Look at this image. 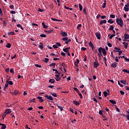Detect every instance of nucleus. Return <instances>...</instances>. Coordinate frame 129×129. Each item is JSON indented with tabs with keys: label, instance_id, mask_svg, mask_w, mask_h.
<instances>
[{
	"label": "nucleus",
	"instance_id": "f8f14e48",
	"mask_svg": "<svg viewBox=\"0 0 129 129\" xmlns=\"http://www.w3.org/2000/svg\"><path fill=\"white\" fill-rule=\"evenodd\" d=\"M102 53L104 56H105V55H106L107 52L105 48H103V50H102Z\"/></svg>",
	"mask_w": 129,
	"mask_h": 129
},
{
	"label": "nucleus",
	"instance_id": "39448f33",
	"mask_svg": "<svg viewBox=\"0 0 129 129\" xmlns=\"http://www.w3.org/2000/svg\"><path fill=\"white\" fill-rule=\"evenodd\" d=\"M117 67V62H114L112 63L111 64V68H116Z\"/></svg>",
	"mask_w": 129,
	"mask_h": 129
},
{
	"label": "nucleus",
	"instance_id": "a19ab883",
	"mask_svg": "<svg viewBox=\"0 0 129 129\" xmlns=\"http://www.w3.org/2000/svg\"><path fill=\"white\" fill-rule=\"evenodd\" d=\"M124 11H125V12H128L129 11L128 7H124Z\"/></svg>",
	"mask_w": 129,
	"mask_h": 129
},
{
	"label": "nucleus",
	"instance_id": "473e14b6",
	"mask_svg": "<svg viewBox=\"0 0 129 129\" xmlns=\"http://www.w3.org/2000/svg\"><path fill=\"white\" fill-rule=\"evenodd\" d=\"M9 36L12 35H16V33L15 32H11L8 33Z\"/></svg>",
	"mask_w": 129,
	"mask_h": 129
},
{
	"label": "nucleus",
	"instance_id": "6e6d98bb",
	"mask_svg": "<svg viewBox=\"0 0 129 129\" xmlns=\"http://www.w3.org/2000/svg\"><path fill=\"white\" fill-rule=\"evenodd\" d=\"M118 85H119V86H120V87H123V85L120 84V82H119V81L118 82Z\"/></svg>",
	"mask_w": 129,
	"mask_h": 129
},
{
	"label": "nucleus",
	"instance_id": "4be33fe9",
	"mask_svg": "<svg viewBox=\"0 0 129 129\" xmlns=\"http://www.w3.org/2000/svg\"><path fill=\"white\" fill-rule=\"evenodd\" d=\"M81 28H82V24H78L77 27V30H81Z\"/></svg>",
	"mask_w": 129,
	"mask_h": 129
},
{
	"label": "nucleus",
	"instance_id": "49530a36",
	"mask_svg": "<svg viewBox=\"0 0 129 129\" xmlns=\"http://www.w3.org/2000/svg\"><path fill=\"white\" fill-rule=\"evenodd\" d=\"M35 67H38V68H42V66L39 65L38 64H35Z\"/></svg>",
	"mask_w": 129,
	"mask_h": 129
},
{
	"label": "nucleus",
	"instance_id": "603ef678",
	"mask_svg": "<svg viewBox=\"0 0 129 129\" xmlns=\"http://www.w3.org/2000/svg\"><path fill=\"white\" fill-rule=\"evenodd\" d=\"M107 45L108 46V47H112V44H111V43L109 42H107Z\"/></svg>",
	"mask_w": 129,
	"mask_h": 129
},
{
	"label": "nucleus",
	"instance_id": "774afa93",
	"mask_svg": "<svg viewBox=\"0 0 129 129\" xmlns=\"http://www.w3.org/2000/svg\"><path fill=\"white\" fill-rule=\"evenodd\" d=\"M10 73H13L14 74V69H11L10 71Z\"/></svg>",
	"mask_w": 129,
	"mask_h": 129
},
{
	"label": "nucleus",
	"instance_id": "6e6552de",
	"mask_svg": "<svg viewBox=\"0 0 129 129\" xmlns=\"http://www.w3.org/2000/svg\"><path fill=\"white\" fill-rule=\"evenodd\" d=\"M94 65L95 68H97L98 67V66H99V63H98V61H96L94 62Z\"/></svg>",
	"mask_w": 129,
	"mask_h": 129
},
{
	"label": "nucleus",
	"instance_id": "79ce46f5",
	"mask_svg": "<svg viewBox=\"0 0 129 129\" xmlns=\"http://www.w3.org/2000/svg\"><path fill=\"white\" fill-rule=\"evenodd\" d=\"M44 62H45V63H48V62H49V58H45Z\"/></svg>",
	"mask_w": 129,
	"mask_h": 129
},
{
	"label": "nucleus",
	"instance_id": "0e129e2a",
	"mask_svg": "<svg viewBox=\"0 0 129 129\" xmlns=\"http://www.w3.org/2000/svg\"><path fill=\"white\" fill-rule=\"evenodd\" d=\"M56 44L58 47H61V43H60L59 42H57Z\"/></svg>",
	"mask_w": 129,
	"mask_h": 129
},
{
	"label": "nucleus",
	"instance_id": "ea45409f",
	"mask_svg": "<svg viewBox=\"0 0 129 129\" xmlns=\"http://www.w3.org/2000/svg\"><path fill=\"white\" fill-rule=\"evenodd\" d=\"M51 94L54 97H57V94H56V93L53 92L51 93Z\"/></svg>",
	"mask_w": 129,
	"mask_h": 129
},
{
	"label": "nucleus",
	"instance_id": "f03ea898",
	"mask_svg": "<svg viewBox=\"0 0 129 129\" xmlns=\"http://www.w3.org/2000/svg\"><path fill=\"white\" fill-rule=\"evenodd\" d=\"M124 39H125V40H124V41H127V42L129 41V35H128V34L125 33L124 35Z\"/></svg>",
	"mask_w": 129,
	"mask_h": 129
},
{
	"label": "nucleus",
	"instance_id": "e2e57ef3",
	"mask_svg": "<svg viewBox=\"0 0 129 129\" xmlns=\"http://www.w3.org/2000/svg\"><path fill=\"white\" fill-rule=\"evenodd\" d=\"M35 99H36L34 98V99H31L30 101V103H31V102H36V101H35Z\"/></svg>",
	"mask_w": 129,
	"mask_h": 129
},
{
	"label": "nucleus",
	"instance_id": "7c9ffc66",
	"mask_svg": "<svg viewBox=\"0 0 129 129\" xmlns=\"http://www.w3.org/2000/svg\"><path fill=\"white\" fill-rule=\"evenodd\" d=\"M6 47V48H11V47H12V44H11V43H7Z\"/></svg>",
	"mask_w": 129,
	"mask_h": 129
},
{
	"label": "nucleus",
	"instance_id": "f704fd0d",
	"mask_svg": "<svg viewBox=\"0 0 129 129\" xmlns=\"http://www.w3.org/2000/svg\"><path fill=\"white\" fill-rule=\"evenodd\" d=\"M52 71H55V74H60V73H59V72H58V71L56 69H52Z\"/></svg>",
	"mask_w": 129,
	"mask_h": 129
},
{
	"label": "nucleus",
	"instance_id": "864d4df0",
	"mask_svg": "<svg viewBox=\"0 0 129 129\" xmlns=\"http://www.w3.org/2000/svg\"><path fill=\"white\" fill-rule=\"evenodd\" d=\"M110 18L112 19H114L115 18V15H110Z\"/></svg>",
	"mask_w": 129,
	"mask_h": 129
},
{
	"label": "nucleus",
	"instance_id": "e433bc0d",
	"mask_svg": "<svg viewBox=\"0 0 129 129\" xmlns=\"http://www.w3.org/2000/svg\"><path fill=\"white\" fill-rule=\"evenodd\" d=\"M80 11H82L83 10V7H82V5L81 4H79Z\"/></svg>",
	"mask_w": 129,
	"mask_h": 129
},
{
	"label": "nucleus",
	"instance_id": "412c9836",
	"mask_svg": "<svg viewBox=\"0 0 129 129\" xmlns=\"http://www.w3.org/2000/svg\"><path fill=\"white\" fill-rule=\"evenodd\" d=\"M8 87H9V84H8L7 83L5 84V87L4 88V90H5V91H6L7 88H8Z\"/></svg>",
	"mask_w": 129,
	"mask_h": 129
},
{
	"label": "nucleus",
	"instance_id": "a18cd8bd",
	"mask_svg": "<svg viewBox=\"0 0 129 129\" xmlns=\"http://www.w3.org/2000/svg\"><path fill=\"white\" fill-rule=\"evenodd\" d=\"M67 40H68V37H63V38H62V41H67Z\"/></svg>",
	"mask_w": 129,
	"mask_h": 129
},
{
	"label": "nucleus",
	"instance_id": "4468645a",
	"mask_svg": "<svg viewBox=\"0 0 129 129\" xmlns=\"http://www.w3.org/2000/svg\"><path fill=\"white\" fill-rule=\"evenodd\" d=\"M122 44H123L125 49H127V46L128 45V43H126L125 42H122Z\"/></svg>",
	"mask_w": 129,
	"mask_h": 129
},
{
	"label": "nucleus",
	"instance_id": "8fccbe9b",
	"mask_svg": "<svg viewBox=\"0 0 129 129\" xmlns=\"http://www.w3.org/2000/svg\"><path fill=\"white\" fill-rule=\"evenodd\" d=\"M78 94L81 98V99H82L83 98V97L82 96V94L80 93V92L78 93Z\"/></svg>",
	"mask_w": 129,
	"mask_h": 129
},
{
	"label": "nucleus",
	"instance_id": "72a5a7b5",
	"mask_svg": "<svg viewBox=\"0 0 129 129\" xmlns=\"http://www.w3.org/2000/svg\"><path fill=\"white\" fill-rule=\"evenodd\" d=\"M113 29H114V27H113V25H111L110 26V28H109V31H112L113 30Z\"/></svg>",
	"mask_w": 129,
	"mask_h": 129
},
{
	"label": "nucleus",
	"instance_id": "9b49d317",
	"mask_svg": "<svg viewBox=\"0 0 129 129\" xmlns=\"http://www.w3.org/2000/svg\"><path fill=\"white\" fill-rule=\"evenodd\" d=\"M49 82L51 84H54V83H55V80L53 79H51L49 80Z\"/></svg>",
	"mask_w": 129,
	"mask_h": 129
},
{
	"label": "nucleus",
	"instance_id": "c756f323",
	"mask_svg": "<svg viewBox=\"0 0 129 129\" xmlns=\"http://www.w3.org/2000/svg\"><path fill=\"white\" fill-rule=\"evenodd\" d=\"M2 126L1 127V129H6L7 128V126L6 125V124H3V125H1Z\"/></svg>",
	"mask_w": 129,
	"mask_h": 129
},
{
	"label": "nucleus",
	"instance_id": "09e8293b",
	"mask_svg": "<svg viewBox=\"0 0 129 129\" xmlns=\"http://www.w3.org/2000/svg\"><path fill=\"white\" fill-rule=\"evenodd\" d=\"M113 37H115V34L111 35L109 37V39H112V38H113Z\"/></svg>",
	"mask_w": 129,
	"mask_h": 129
},
{
	"label": "nucleus",
	"instance_id": "393cba45",
	"mask_svg": "<svg viewBox=\"0 0 129 129\" xmlns=\"http://www.w3.org/2000/svg\"><path fill=\"white\" fill-rule=\"evenodd\" d=\"M103 48L102 47H100L99 49H98V52H99V54H102L101 53V52H102V50H103Z\"/></svg>",
	"mask_w": 129,
	"mask_h": 129
},
{
	"label": "nucleus",
	"instance_id": "c9c22d12",
	"mask_svg": "<svg viewBox=\"0 0 129 129\" xmlns=\"http://www.w3.org/2000/svg\"><path fill=\"white\" fill-rule=\"evenodd\" d=\"M55 66H56V63H52L51 64L49 65V66H50V67L52 66L53 68H55Z\"/></svg>",
	"mask_w": 129,
	"mask_h": 129
},
{
	"label": "nucleus",
	"instance_id": "1a4fd4ad",
	"mask_svg": "<svg viewBox=\"0 0 129 129\" xmlns=\"http://www.w3.org/2000/svg\"><path fill=\"white\" fill-rule=\"evenodd\" d=\"M13 95H17L18 94H19V91L17 90H15L12 93Z\"/></svg>",
	"mask_w": 129,
	"mask_h": 129
},
{
	"label": "nucleus",
	"instance_id": "ddd939ff",
	"mask_svg": "<svg viewBox=\"0 0 129 129\" xmlns=\"http://www.w3.org/2000/svg\"><path fill=\"white\" fill-rule=\"evenodd\" d=\"M106 20H101L100 21L99 24L100 25H102L103 24H106Z\"/></svg>",
	"mask_w": 129,
	"mask_h": 129
},
{
	"label": "nucleus",
	"instance_id": "3c124183",
	"mask_svg": "<svg viewBox=\"0 0 129 129\" xmlns=\"http://www.w3.org/2000/svg\"><path fill=\"white\" fill-rule=\"evenodd\" d=\"M6 116H7V114L4 113L2 115L3 119H5Z\"/></svg>",
	"mask_w": 129,
	"mask_h": 129
},
{
	"label": "nucleus",
	"instance_id": "f3484780",
	"mask_svg": "<svg viewBox=\"0 0 129 129\" xmlns=\"http://www.w3.org/2000/svg\"><path fill=\"white\" fill-rule=\"evenodd\" d=\"M73 103L75 105H79V104H80V103H78L77 101H75L74 100L73 101Z\"/></svg>",
	"mask_w": 129,
	"mask_h": 129
},
{
	"label": "nucleus",
	"instance_id": "37998d69",
	"mask_svg": "<svg viewBox=\"0 0 129 129\" xmlns=\"http://www.w3.org/2000/svg\"><path fill=\"white\" fill-rule=\"evenodd\" d=\"M74 90H75V91H76V92H77V93H78L79 92H80L79 91V90H78V89L77 88H74Z\"/></svg>",
	"mask_w": 129,
	"mask_h": 129
},
{
	"label": "nucleus",
	"instance_id": "0eeeda50",
	"mask_svg": "<svg viewBox=\"0 0 129 129\" xmlns=\"http://www.w3.org/2000/svg\"><path fill=\"white\" fill-rule=\"evenodd\" d=\"M60 35H61V36H62V37H67V36H68V34L65 32H60Z\"/></svg>",
	"mask_w": 129,
	"mask_h": 129
},
{
	"label": "nucleus",
	"instance_id": "58836bf2",
	"mask_svg": "<svg viewBox=\"0 0 129 129\" xmlns=\"http://www.w3.org/2000/svg\"><path fill=\"white\" fill-rule=\"evenodd\" d=\"M79 63V59H78L77 60V61H76L75 62V64L76 65V66H77V65H78V63Z\"/></svg>",
	"mask_w": 129,
	"mask_h": 129
},
{
	"label": "nucleus",
	"instance_id": "6ab92c4d",
	"mask_svg": "<svg viewBox=\"0 0 129 129\" xmlns=\"http://www.w3.org/2000/svg\"><path fill=\"white\" fill-rule=\"evenodd\" d=\"M42 25L43 26V28H44V29H47V28H48V26L46 25V24H45V23L44 22L42 23Z\"/></svg>",
	"mask_w": 129,
	"mask_h": 129
},
{
	"label": "nucleus",
	"instance_id": "b1692460",
	"mask_svg": "<svg viewBox=\"0 0 129 129\" xmlns=\"http://www.w3.org/2000/svg\"><path fill=\"white\" fill-rule=\"evenodd\" d=\"M103 94H104L105 97H107V96L108 95V94H109V93H108L107 92L104 91Z\"/></svg>",
	"mask_w": 129,
	"mask_h": 129
},
{
	"label": "nucleus",
	"instance_id": "338daca9",
	"mask_svg": "<svg viewBox=\"0 0 129 129\" xmlns=\"http://www.w3.org/2000/svg\"><path fill=\"white\" fill-rule=\"evenodd\" d=\"M81 50H82V51H86V48L83 47L81 48Z\"/></svg>",
	"mask_w": 129,
	"mask_h": 129
},
{
	"label": "nucleus",
	"instance_id": "dca6fc26",
	"mask_svg": "<svg viewBox=\"0 0 129 129\" xmlns=\"http://www.w3.org/2000/svg\"><path fill=\"white\" fill-rule=\"evenodd\" d=\"M119 51H120V48L116 47H114V52H118Z\"/></svg>",
	"mask_w": 129,
	"mask_h": 129
},
{
	"label": "nucleus",
	"instance_id": "7ed1b4c3",
	"mask_svg": "<svg viewBox=\"0 0 129 129\" xmlns=\"http://www.w3.org/2000/svg\"><path fill=\"white\" fill-rule=\"evenodd\" d=\"M44 97L46 98V99H48V100H53V97H52V96L46 95Z\"/></svg>",
	"mask_w": 129,
	"mask_h": 129
},
{
	"label": "nucleus",
	"instance_id": "5fc2aeb1",
	"mask_svg": "<svg viewBox=\"0 0 129 129\" xmlns=\"http://www.w3.org/2000/svg\"><path fill=\"white\" fill-rule=\"evenodd\" d=\"M83 13L85 14V15H87V13L86 12V9L84 8L83 9Z\"/></svg>",
	"mask_w": 129,
	"mask_h": 129
},
{
	"label": "nucleus",
	"instance_id": "423d86ee",
	"mask_svg": "<svg viewBox=\"0 0 129 129\" xmlns=\"http://www.w3.org/2000/svg\"><path fill=\"white\" fill-rule=\"evenodd\" d=\"M95 35H96V38L98 39V40H100V32H97L96 33H95Z\"/></svg>",
	"mask_w": 129,
	"mask_h": 129
},
{
	"label": "nucleus",
	"instance_id": "13d9d810",
	"mask_svg": "<svg viewBox=\"0 0 129 129\" xmlns=\"http://www.w3.org/2000/svg\"><path fill=\"white\" fill-rule=\"evenodd\" d=\"M102 112H103V111H102V110H100L99 111V114H100V115H102V114H103V113Z\"/></svg>",
	"mask_w": 129,
	"mask_h": 129
},
{
	"label": "nucleus",
	"instance_id": "680f3d73",
	"mask_svg": "<svg viewBox=\"0 0 129 129\" xmlns=\"http://www.w3.org/2000/svg\"><path fill=\"white\" fill-rule=\"evenodd\" d=\"M127 113H128V115H126V117L127 119H128V120H129V112H128V111H127Z\"/></svg>",
	"mask_w": 129,
	"mask_h": 129
},
{
	"label": "nucleus",
	"instance_id": "2eb2a0df",
	"mask_svg": "<svg viewBox=\"0 0 129 129\" xmlns=\"http://www.w3.org/2000/svg\"><path fill=\"white\" fill-rule=\"evenodd\" d=\"M10 110H11L10 109H8L6 110V111L5 112V113L6 114H10V113H11L12 112V111H11Z\"/></svg>",
	"mask_w": 129,
	"mask_h": 129
},
{
	"label": "nucleus",
	"instance_id": "c03bdc74",
	"mask_svg": "<svg viewBox=\"0 0 129 129\" xmlns=\"http://www.w3.org/2000/svg\"><path fill=\"white\" fill-rule=\"evenodd\" d=\"M54 32V30H48L47 34H52Z\"/></svg>",
	"mask_w": 129,
	"mask_h": 129
},
{
	"label": "nucleus",
	"instance_id": "9d476101",
	"mask_svg": "<svg viewBox=\"0 0 129 129\" xmlns=\"http://www.w3.org/2000/svg\"><path fill=\"white\" fill-rule=\"evenodd\" d=\"M42 97L38 96L37 97V99H39V102H44V100H43Z\"/></svg>",
	"mask_w": 129,
	"mask_h": 129
},
{
	"label": "nucleus",
	"instance_id": "4d7b16f0",
	"mask_svg": "<svg viewBox=\"0 0 129 129\" xmlns=\"http://www.w3.org/2000/svg\"><path fill=\"white\" fill-rule=\"evenodd\" d=\"M53 48H54V49H57L58 46H57V45L54 44L52 45Z\"/></svg>",
	"mask_w": 129,
	"mask_h": 129
},
{
	"label": "nucleus",
	"instance_id": "bb28decb",
	"mask_svg": "<svg viewBox=\"0 0 129 129\" xmlns=\"http://www.w3.org/2000/svg\"><path fill=\"white\" fill-rule=\"evenodd\" d=\"M107 23H109V24H113V23H114V21H112V19H109L107 21Z\"/></svg>",
	"mask_w": 129,
	"mask_h": 129
},
{
	"label": "nucleus",
	"instance_id": "de8ad7c7",
	"mask_svg": "<svg viewBox=\"0 0 129 129\" xmlns=\"http://www.w3.org/2000/svg\"><path fill=\"white\" fill-rule=\"evenodd\" d=\"M40 37H41L42 38H46V37H47V35H46L45 34H41L40 35Z\"/></svg>",
	"mask_w": 129,
	"mask_h": 129
},
{
	"label": "nucleus",
	"instance_id": "5701e85b",
	"mask_svg": "<svg viewBox=\"0 0 129 129\" xmlns=\"http://www.w3.org/2000/svg\"><path fill=\"white\" fill-rule=\"evenodd\" d=\"M120 83H122V84H124V85H126V81L125 80H121L120 81Z\"/></svg>",
	"mask_w": 129,
	"mask_h": 129
},
{
	"label": "nucleus",
	"instance_id": "cd10ccee",
	"mask_svg": "<svg viewBox=\"0 0 129 129\" xmlns=\"http://www.w3.org/2000/svg\"><path fill=\"white\" fill-rule=\"evenodd\" d=\"M57 107H58V108H59V109L61 110V111H63V107H62L60 105H59L58 104H57Z\"/></svg>",
	"mask_w": 129,
	"mask_h": 129
},
{
	"label": "nucleus",
	"instance_id": "a878e982",
	"mask_svg": "<svg viewBox=\"0 0 129 129\" xmlns=\"http://www.w3.org/2000/svg\"><path fill=\"white\" fill-rule=\"evenodd\" d=\"M98 56L99 57V60H101V57H103V55H102V53H98Z\"/></svg>",
	"mask_w": 129,
	"mask_h": 129
},
{
	"label": "nucleus",
	"instance_id": "20e7f679",
	"mask_svg": "<svg viewBox=\"0 0 129 129\" xmlns=\"http://www.w3.org/2000/svg\"><path fill=\"white\" fill-rule=\"evenodd\" d=\"M55 79L56 81H60V80H61V78L60 77V75L59 74L55 75Z\"/></svg>",
	"mask_w": 129,
	"mask_h": 129
},
{
	"label": "nucleus",
	"instance_id": "a211bd4d",
	"mask_svg": "<svg viewBox=\"0 0 129 129\" xmlns=\"http://www.w3.org/2000/svg\"><path fill=\"white\" fill-rule=\"evenodd\" d=\"M39 47L41 50H43L44 49L43 44L42 43H40V45H39Z\"/></svg>",
	"mask_w": 129,
	"mask_h": 129
},
{
	"label": "nucleus",
	"instance_id": "4c0bfd02",
	"mask_svg": "<svg viewBox=\"0 0 129 129\" xmlns=\"http://www.w3.org/2000/svg\"><path fill=\"white\" fill-rule=\"evenodd\" d=\"M122 72H125V73L129 74V71L126 69H123L122 70Z\"/></svg>",
	"mask_w": 129,
	"mask_h": 129
},
{
	"label": "nucleus",
	"instance_id": "69168bd1",
	"mask_svg": "<svg viewBox=\"0 0 129 129\" xmlns=\"http://www.w3.org/2000/svg\"><path fill=\"white\" fill-rule=\"evenodd\" d=\"M92 100H93V101H95V102H96V103H97V102H98V101H97V100L95 98H93L92 99Z\"/></svg>",
	"mask_w": 129,
	"mask_h": 129
},
{
	"label": "nucleus",
	"instance_id": "2f4dec72",
	"mask_svg": "<svg viewBox=\"0 0 129 129\" xmlns=\"http://www.w3.org/2000/svg\"><path fill=\"white\" fill-rule=\"evenodd\" d=\"M89 46H90L91 47H94V45H93V43H92V42L90 41L89 43Z\"/></svg>",
	"mask_w": 129,
	"mask_h": 129
},
{
	"label": "nucleus",
	"instance_id": "f257e3e1",
	"mask_svg": "<svg viewBox=\"0 0 129 129\" xmlns=\"http://www.w3.org/2000/svg\"><path fill=\"white\" fill-rule=\"evenodd\" d=\"M116 23H117V25L120 26V27H122V25H123V21H122V19H121V18H117L116 19Z\"/></svg>",
	"mask_w": 129,
	"mask_h": 129
},
{
	"label": "nucleus",
	"instance_id": "052dcab7",
	"mask_svg": "<svg viewBox=\"0 0 129 129\" xmlns=\"http://www.w3.org/2000/svg\"><path fill=\"white\" fill-rule=\"evenodd\" d=\"M63 52H65V53H67V52L69 51V50L67 49V48L63 49Z\"/></svg>",
	"mask_w": 129,
	"mask_h": 129
},
{
	"label": "nucleus",
	"instance_id": "bf43d9fd",
	"mask_svg": "<svg viewBox=\"0 0 129 129\" xmlns=\"http://www.w3.org/2000/svg\"><path fill=\"white\" fill-rule=\"evenodd\" d=\"M106 18V16L105 15L101 16V19H102V20H104V19H105Z\"/></svg>",
	"mask_w": 129,
	"mask_h": 129
},
{
	"label": "nucleus",
	"instance_id": "c85d7f7f",
	"mask_svg": "<svg viewBox=\"0 0 129 129\" xmlns=\"http://www.w3.org/2000/svg\"><path fill=\"white\" fill-rule=\"evenodd\" d=\"M7 83H8V84H9L10 85H13V84H14L13 83V81H7Z\"/></svg>",
	"mask_w": 129,
	"mask_h": 129
},
{
	"label": "nucleus",
	"instance_id": "aec40b11",
	"mask_svg": "<svg viewBox=\"0 0 129 129\" xmlns=\"http://www.w3.org/2000/svg\"><path fill=\"white\" fill-rule=\"evenodd\" d=\"M109 101L112 103V104H116V102L113 100H109Z\"/></svg>",
	"mask_w": 129,
	"mask_h": 129
}]
</instances>
